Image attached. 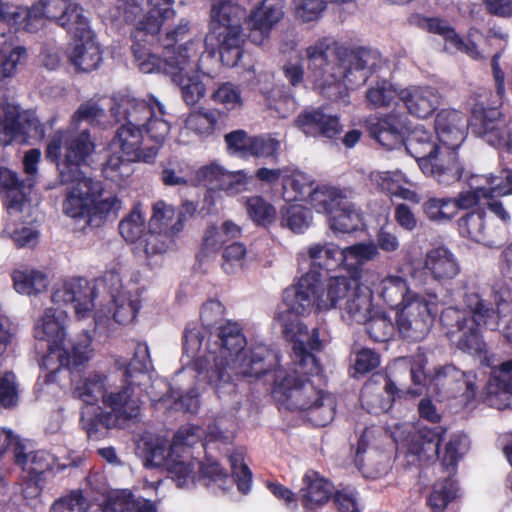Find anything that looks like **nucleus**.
<instances>
[{
    "instance_id": "nucleus-35",
    "label": "nucleus",
    "mask_w": 512,
    "mask_h": 512,
    "mask_svg": "<svg viewBox=\"0 0 512 512\" xmlns=\"http://www.w3.org/2000/svg\"><path fill=\"white\" fill-rule=\"evenodd\" d=\"M38 12L37 7L27 9L0 1V26L5 24L16 30L24 29L28 32H36L39 30V25L35 20ZM4 33V29L0 27V34L4 35Z\"/></svg>"
},
{
    "instance_id": "nucleus-10",
    "label": "nucleus",
    "mask_w": 512,
    "mask_h": 512,
    "mask_svg": "<svg viewBox=\"0 0 512 512\" xmlns=\"http://www.w3.org/2000/svg\"><path fill=\"white\" fill-rule=\"evenodd\" d=\"M170 128L166 119H156L147 126L123 124L111 141V149L121 151L128 159L149 161L165 142Z\"/></svg>"
},
{
    "instance_id": "nucleus-39",
    "label": "nucleus",
    "mask_w": 512,
    "mask_h": 512,
    "mask_svg": "<svg viewBox=\"0 0 512 512\" xmlns=\"http://www.w3.org/2000/svg\"><path fill=\"white\" fill-rule=\"evenodd\" d=\"M184 215L173 206L158 201L153 206L149 228L169 235H177L183 229Z\"/></svg>"
},
{
    "instance_id": "nucleus-53",
    "label": "nucleus",
    "mask_w": 512,
    "mask_h": 512,
    "mask_svg": "<svg viewBox=\"0 0 512 512\" xmlns=\"http://www.w3.org/2000/svg\"><path fill=\"white\" fill-rule=\"evenodd\" d=\"M102 189L99 195H95L93 203H91L89 209L88 220H86L87 226H100L103 219L106 218L110 213L116 212L121 208V201L115 196H109L101 198Z\"/></svg>"
},
{
    "instance_id": "nucleus-30",
    "label": "nucleus",
    "mask_w": 512,
    "mask_h": 512,
    "mask_svg": "<svg viewBox=\"0 0 512 512\" xmlns=\"http://www.w3.org/2000/svg\"><path fill=\"white\" fill-rule=\"evenodd\" d=\"M419 25L428 32L441 35L445 40V49L451 53L464 52L473 59H479L481 53L474 43H464L455 30L439 18H421Z\"/></svg>"
},
{
    "instance_id": "nucleus-1",
    "label": "nucleus",
    "mask_w": 512,
    "mask_h": 512,
    "mask_svg": "<svg viewBox=\"0 0 512 512\" xmlns=\"http://www.w3.org/2000/svg\"><path fill=\"white\" fill-rule=\"evenodd\" d=\"M246 338L238 323L225 321L212 335L207 351L195 365L217 393L230 392L235 377L259 378L278 364L276 353L263 345L246 350Z\"/></svg>"
},
{
    "instance_id": "nucleus-29",
    "label": "nucleus",
    "mask_w": 512,
    "mask_h": 512,
    "mask_svg": "<svg viewBox=\"0 0 512 512\" xmlns=\"http://www.w3.org/2000/svg\"><path fill=\"white\" fill-rule=\"evenodd\" d=\"M405 128V117L394 112L370 122L369 126L371 136L387 149H394L402 145Z\"/></svg>"
},
{
    "instance_id": "nucleus-60",
    "label": "nucleus",
    "mask_w": 512,
    "mask_h": 512,
    "mask_svg": "<svg viewBox=\"0 0 512 512\" xmlns=\"http://www.w3.org/2000/svg\"><path fill=\"white\" fill-rule=\"evenodd\" d=\"M399 97V92L394 85L387 80H379L366 92V100L371 107H386Z\"/></svg>"
},
{
    "instance_id": "nucleus-61",
    "label": "nucleus",
    "mask_w": 512,
    "mask_h": 512,
    "mask_svg": "<svg viewBox=\"0 0 512 512\" xmlns=\"http://www.w3.org/2000/svg\"><path fill=\"white\" fill-rule=\"evenodd\" d=\"M247 249L239 242L227 245L222 252L221 268L226 274H235L242 270L246 263Z\"/></svg>"
},
{
    "instance_id": "nucleus-13",
    "label": "nucleus",
    "mask_w": 512,
    "mask_h": 512,
    "mask_svg": "<svg viewBox=\"0 0 512 512\" xmlns=\"http://www.w3.org/2000/svg\"><path fill=\"white\" fill-rule=\"evenodd\" d=\"M471 127L473 133L489 145L512 151V119L506 122L497 109L477 103L472 112Z\"/></svg>"
},
{
    "instance_id": "nucleus-57",
    "label": "nucleus",
    "mask_w": 512,
    "mask_h": 512,
    "mask_svg": "<svg viewBox=\"0 0 512 512\" xmlns=\"http://www.w3.org/2000/svg\"><path fill=\"white\" fill-rule=\"evenodd\" d=\"M364 323L367 334L376 342L388 341L397 331V327L391 318L384 313L370 315Z\"/></svg>"
},
{
    "instance_id": "nucleus-18",
    "label": "nucleus",
    "mask_w": 512,
    "mask_h": 512,
    "mask_svg": "<svg viewBox=\"0 0 512 512\" xmlns=\"http://www.w3.org/2000/svg\"><path fill=\"white\" fill-rule=\"evenodd\" d=\"M163 70L173 82L181 83L198 72L200 42L190 41L164 49Z\"/></svg>"
},
{
    "instance_id": "nucleus-11",
    "label": "nucleus",
    "mask_w": 512,
    "mask_h": 512,
    "mask_svg": "<svg viewBox=\"0 0 512 512\" xmlns=\"http://www.w3.org/2000/svg\"><path fill=\"white\" fill-rule=\"evenodd\" d=\"M210 18L207 40H216L222 57L225 53H232L231 62L236 63L244 41L242 21L246 18V10L230 0H220L213 4Z\"/></svg>"
},
{
    "instance_id": "nucleus-27",
    "label": "nucleus",
    "mask_w": 512,
    "mask_h": 512,
    "mask_svg": "<svg viewBox=\"0 0 512 512\" xmlns=\"http://www.w3.org/2000/svg\"><path fill=\"white\" fill-rule=\"evenodd\" d=\"M299 495L302 506L307 511H314L329 501L332 495V486L318 472L309 470L302 478Z\"/></svg>"
},
{
    "instance_id": "nucleus-63",
    "label": "nucleus",
    "mask_w": 512,
    "mask_h": 512,
    "mask_svg": "<svg viewBox=\"0 0 512 512\" xmlns=\"http://www.w3.org/2000/svg\"><path fill=\"white\" fill-rule=\"evenodd\" d=\"M312 220L308 209L300 205H291L286 208L282 216V223L292 231L301 233L309 227Z\"/></svg>"
},
{
    "instance_id": "nucleus-19",
    "label": "nucleus",
    "mask_w": 512,
    "mask_h": 512,
    "mask_svg": "<svg viewBox=\"0 0 512 512\" xmlns=\"http://www.w3.org/2000/svg\"><path fill=\"white\" fill-rule=\"evenodd\" d=\"M419 168L428 177L435 180L441 186H450L458 182L464 171L458 161L455 150L439 147L437 152L420 162Z\"/></svg>"
},
{
    "instance_id": "nucleus-54",
    "label": "nucleus",
    "mask_w": 512,
    "mask_h": 512,
    "mask_svg": "<svg viewBox=\"0 0 512 512\" xmlns=\"http://www.w3.org/2000/svg\"><path fill=\"white\" fill-rule=\"evenodd\" d=\"M461 236L467 237L475 242L484 243L487 239L486 223L484 214L472 212L458 221Z\"/></svg>"
},
{
    "instance_id": "nucleus-32",
    "label": "nucleus",
    "mask_w": 512,
    "mask_h": 512,
    "mask_svg": "<svg viewBox=\"0 0 512 512\" xmlns=\"http://www.w3.org/2000/svg\"><path fill=\"white\" fill-rule=\"evenodd\" d=\"M68 59L79 71L90 72L95 70L102 60V53L95 35L92 34L87 39L73 41L68 53Z\"/></svg>"
},
{
    "instance_id": "nucleus-59",
    "label": "nucleus",
    "mask_w": 512,
    "mask_h": 512,
    "mask_svg": "<svg viewBox=\"0 0 512 512\" xmlns=\"http://www.w3.org/2000/svg\"><path fill=\"white\" fill-rule=\"evenodd\" d=\"M114 153L106 160L103 165V175L105 178L114 182H120L128 178L133 173L132 162L135 159H128L127 157L118 156V150H113Z\"/></svg>"
},
{
    "instance_id": "nucleus-22",
    "label": "nucleus",
    "mask_w": 512,
    "mask_h": 512,
    "mask_svg": "<svg viewBox=\"0 0 512 512\" xmlns=\"http://www.w3.org/2000/svg\"><path fill=\"white\" fill-rule=\"evenodd\" d=\"M435 130L439 145L456 151L467 135L466 117L456 110H443L436 117Z\"/></svg>"
},
{
    "instance_id": "nucleus-12",
    "label": "nucleus",
    "mask_w": 512,
    "mask_h": 512,
    "mask_svg": "<svg viewBox=\"0 0 512 512\" xmlns=\"http://www.w3.org/2000/svg\"><path fill=\"white\" fill-rule=\"evenodd\" d=\"M438 303L436 294L411 299L396 315V327L400 337L408 341H421L430 332L434 321V310Z\"/></svg>"
},
{
    "instance_id": "nucleus-34",
    "label": "nucleus",
    "mask_w": 512,
    "mask_h": 512,
    "mask_svg": "<svg viewBox=\"0 0 512 512\" xmlns=\"http://www.w3.org/2000/svg\"><path fill=\"white\" fill-rule=\"evenodd\" d=\"M468 186L478 191L483 199L501 197L512 194V185L509 177V170L500 174L471 175L468 179Z\"/></svg>"
},
{
    "instance_id": "nucleus-5",
    "label": "nucleus",
    "mask_w": 512,
    "mask_h": 512,
    "mask_svg": "<svg viewBox=\"0 0 512 512\" xmlns=\"http://www.w3.org/2000/svg\"><path fill=\"white\" fill-rule=\"evenodd\" d=\"M465 311L455 307L445 309L441 322L447 328L450 341L461 351L470 355L486 353L480 327L497 330L500 322H505L503 334L512 342V297L509 289L494 291L496 310L475 292H469L463 298Z\"/></svg>"
},
{
    "instance_id": "nucleus-43",
    "label": "nucleus",
    "mask_w": 512,
    "mask_h": 512,
    "mask_svg": "<svg viewBox=\"0 0 512 512\" xmlns=\"http://www.w3.org/2000/svg\"><path fill=\"white\" fill-rule=\"evenodd\" d=\"M199 461L192 455H172L169 452L167 470L179 488L193 486L198 472Z\"/></svg>"
},
{
    "instance_id": "nucleus-51",
    "label": "nucleus",
    "mask_w": 512,
    "mask_h": 512,
    "mask_svg": "<svg viewBox=\"0 0 512 512\" xmlns=\"http://www.w3.org/2000/svg\"><path fill=\"white\" fill-rule=\"evenodd\" d=\"M458 493V487L451 478L434 484L427 503L433 512H443L450 502H452Z\"/></svg>"
},
{
    "instance_id": "nucleus-37",
    "label": "nucleus",
    "mask_w": 512,
    "mask_h": 512,
    "mask_svg": "<svg viewBox=\"0 0 512 512\" xmlns=\"http://www.w3.org/2000/svg\"><path fill=\"white\" fill-rule=\"evenodd\" d=\"M379 296L392 308L400 309L409 300L418 299L421 295L412 292L406 279L400 276H388L379 286Z\"/></svg>"
},
{
    "instance_id": "nucleus-2",
    "label": "nucleus",
    "mask_w": 512,
    "mask_h": 512,
    "mask_svg": "<svg viewBox=\"0 0 512 512\" xmlns=\"http://www.w3.org/2000/svg\"><path fill=\"white\" fill-rule=\"evenodd\" d=\"M308 78L315 88L333 101L348 103V85L366 82L380 63L377 52L350 49L332 37H321L305 49Z\"/></svg>"
},
{
    "instance_id": "nucleus-58",
    "label": "nucleus",
    "mask_w": 512,
    "mask_h": 512,
    "mask_svg": "<svg viewBox=\"0 0 512 512\" xmlns=\"http://www.w3.org/2000/svg\"><path fill=\"white\" fill-rule=\"evenodd\" d=\"M108 502L110 506L119 504L115 512H156L154 503L146 499H135L128 491L115 493Z\"/></svg>"
},
{
    "instance_id": "nucleus-48",
    "label": "nucleus",
    "mask_w": 512,
    "mask_h": 512,
    "mask_svg": "<svg viewBox=\"0 0 512 512\" xmlns=\"http://www.w3.org/2000/svg\"><path fill=\"white\" fill-rule=\"evenodd\" d=\"M27 57L26 48L13 45L11 42L0 41V78L13 77L19 65Z\"/></svg>"
},
{
    "instance_id": "nucleus-3",
    "label": "nucleus",
    "mask_w": 512,
    "mask_h": 512,
    "mask_svg": "<svg viewBox=\"0 0 512 512\" xmlns=\"http://www.w3.org/2000/svg\"><path fill=\"white\" fill-rule=\"evenodd\" d=\"M283 299L288 308L285 313L305 316L313 309L327 312L339 308L342 318L349 323H364L373 307L372 294L355 280L344 276L322 279L316 271L307 272L287 288Z\"/></svg>"
},
{
    "instance_id": "nucleus-33",
    "label": "nucleus",
    "mask_w": 512,
    "mask_h": 512,
    "mask_svg": "<svg viewBox=\"0 0 512 512\" xmlns=\"http://www.w3.org/2000/svg\"><path fill=\"white\" fill-rule=\"evenodd\" d=\"M352 192L334 186H319L309 192L307 203L318 213L325 214L328 219L349 198Z\"/></svg>"
},
{
    "instance_id": "nucleus-8",
    "label": "nucleus",
    "mask_w": 512,
    "mask_h": 512,
    "mask_svg": "<svg viewBox=\"0 0 512 512\" xmlns=\"http://www.w3.org/2000/svg\"><path fill=\"white\" fill-rule=\"evenodd\" d=\"M125 386L119 391H110L103 394V406L86 407L81 412V425L89 438L98 439L105 435L108 429L120 425V421L137 418L140 414L141 389L133 380L125 379Z\"/></svg>"
},
{
    "instance_id": "nucleus-31",
    "label": "nucleus",
    "mask_w": 512,
    "mask_h": 512,
    "mask_svg": "<svg viewBox=\"0 0 512 512\" xmlns=\"http://www.w3.org/2000/svg\"><path fill=\"white\" fill-rule=\"evenodd\" d=\"M512 392V358L494 370L488 385L487 403L503 409L509 405Z\"/></svg>"
},
{
    "instance_id": "nucleus-41",
    "label": "nucleus",
    "mask_w": 512,
    "mask_h": 512,
    "mask_svg": "<svg viewBox=\"0 0 512 512\" xmlns=\"http://www.w3.org/2000/svg\"><path fill=\"white\" fill-rule=\"evenodd\" d=\"M106 379L104 374L98 372H90L73 379V396L87 405H94L100 397L103 399V394H107Z\"/></svg>"
},
{
    "instance_id": "nucleus-52",
    "label": "nucleus",
    "mask_w": 512,
    "mask_h": 512,
    "mask_svg": "<svg viewBox=\"0 0 512 512\" xmlns=\"http://www.w3.org/2000/svg\"><path fill=\"white\" fill-rule=\"evenodd\" d=\"M116 365L124 370V376L127 380H133L138 376H144L151 366L149 350L146 345H137L134 356L127 364L125 360L117 359Z\"/></svg>"
},
{
    "instance_id": "nucleus-6",
    "label": "nucleus",
    "mask_w": 512,
    "mask_h": 512,
    "mask_svg": "<svg viewBox=\"0 0 512 512\" xmlns=\"http://www.w3.org/2000/svg\"><path fill=\"white\" fill-rule=\"evenodd\" d=\"M68 314L60 308H46L34 325V337L47 342L48 354L44 365L58 362V368H72L88 362L92 356L91 337L82 334L79 339L67 338Z\"/></svg>"
},
{
    "instance_id": "nucleus-4",
    "label": "nucleus",
    "mask_w": 512,
    "mask_h": 512,
    "mask_svg": "<svg viewBox=\"0 0 512 512\" xmlns=\"http://www.w3.org/2000/svg\"><path fill=\"white\" fill-rule=\"evenodd\" d=\"M283 333L293 343L292 363L293 373L285 375L277 370L275 383L283 390L288 406L297 410H308L314 405L322 391L317 390L308 379L301 380V376H317L321 372V365L315 356L324 348L329 338V330L324 321L309 329L300 319H289V313L279 314Z\"/></svg>"
},
{
    "instance_id": "nucleus-36",
    "label": "nucleus",
    "mask_w": 512,
    "mask_h": 512,
    "mask_svg": "<svg viewBox=\"0 0 512 512\" xmlns=\"http://www.w3.org/2000/svg\"><path fill=\"white\" fill-rule=\"evenodd\" d=\"M38 12L37 7L27 9L0 1V26L5 24L16 30L24 29L28 32H36L39 30V25L35 20ZM4 33V29L0 27V34L4 35Z\"/></svg>"
},
{
    "instance_id": "nucleus-16",
    "label": "nucleus",
    "mask_w": 512,
    "mask_h": 512,
    "mask_svg": "<svg viewBox=\"0 0 512 512\" xmlns=\"http://www.w3.org/2000/svg\"><path fill=\"white\" fill-rule=\"evenodd\" d=\"M66 185V196L63 201V212L65 215L88 220L89 209L93 203L94 196L99 195L101 183L86 175L71 177L69 181H60Z\"/></svg>"
},
{
    "instance_id": "nucleus-14",
    "label": "nucleus",
    "mask_w": 512,
    "mask_h": 512,
    "mask_svg": "<svg viewBox=\"0 0 512 512\" xmlns=\"http://www.w3.org/2000/svg\"><path fill=\"white\" fill-rule=\"evenodd\" d=\"M460 272L456 255L445 245H438L425 253L423 269H413L411 277L419 285H425L428 276L435 282L446 283L455 279Z\"/></svg>"
},
{
    "instance_id": "nucleus-23",
    "label": "nucleus",
    "mask_w": 512,
    "mask_h": 512,
    "mask_svg": "<svg viewBox=\"0 0 512 512\" xmlns=\"http://www.w3.org/2000/svg\"><path fill=\"white\" fill-rule=\"evenodd\" d=\"M375 430L367 428L361 435L356 451L355 462L365 477L377 478L388 470L389 456L376 448L367 450L369 441L374 437Z\"/></svg>"
},
{
    "instance_id": "nucleus-56",
    "label": "nucleus",
    "mask_w": 512,
    "mask_h": 512,
    "mask_svg": "<svg viewBox=\"0 0 512 512\" xmlns=\"http://www.w3.org/2000/svg\"><path fill=\"white\" fill-rule=\"evenodd\" d=\"M174 237L173 235L149 228V231L139 241L138 246L147 257L160 255L167 252L173 246Z\"/></svg>"
},
{
    "instance_id": "nucleus-64",
    "label": "nucleus",
    "mask_w": 512,
    "mask_h": 512,
    "mask_svg": "<svg viewBox=\"0 0 512 512\" xmlns=\"http://www.w3.org/2000/svg\"><path fill=\"white\" fill-rule=\"evenodd\" d=\"M145 219L139 207H135L119 224V231L126 241L134 242L144 230Z\"/></svg>"
},
{
    "instance_id": "nucleus-44",
    "label": "nucleus",
    "mask_w": 512,
    "mask_h": 512,
    "mask_svg": "<svg viewBox=\"0 0 512 512\" xmlns=\"http://www.w3.org/2000/svg\"><path fill=\"white\" fill-rule=\"evenodd\" d=\"M56 24L62 27L73 38V41L87 39L89 35L94 34L90 28L88 16L84 9L77 4L70 3L65 6Z\"/></svg>"
},
{
    "instance_id": "nucleus-50",
    "label": "nucleus",
    "mask_w": 512,
    "mask_h": 512,
    "mask_svg": "<svg viewBox=\"0 0 512 512\" xmlns=\"http://www.w3.org/2000/svg\"><path fill=\"white\" fill-rule=\"evenodd\" d=\"M379 256L380 251L376 243L372 241L359 242L343 249L344 266L346 267L362 266L378 259Z\"/></svg>"
},
{
    "instance_id": "nucleus-55",
    "label": "nucleus",
    "mask_w": 512,
    "mask_h": 512,
    "mask_svg": "<svg viewBox=\"0 0 512 512\" xmlns=\"http://www.w3.org/2000/svg\"><path fill=\"white\" fill-rule=\"evenodd\" d=\"M201 429L195 426L182 427L178 430L173 438V442L170 445V452L172 455H192L190 449L195 445H200L204 448L201 443Z\"/></svg>"
},
{
    "instance_id": "nucleus-62",
    "label": "nucleus",
    "mask_w": 512,
    "mask_h": 512,
    "mask_svg": "<svg viewBox=\"0 0 512 512\" xmlns=\"http://www.w3.org/2000/svg\"><path fill=\"white\" fill-rule=\"evenodd\" d=\"M335 400L330 394H324L314 401V405L308 409L309 417L317 426H325L329 424L335 415Z\"/></svg>"
},
{
    "instance_id": "nucleus-49",
    "label": "nucleus",
    "mask_w": 512,
    "mask_h": 512,
    "mask_svg": "<svg viewBox=\"0 0 512 512\" xmlns=\"http://www.w3.org/2000/svg\"><path fill=\"white\" fill-rule=\"evenodd\" d=\"M422 211L428 220L435 223H447L457 215L451 197H429L423 203Z\"/></svg>"
},
{
    "instance_id": "nucleus-25",
    "label": "nucleus",
    "mask_w": 512,
    "mask_h": 512,
    "mask_svg": "<svg viewBox=\"0 0 512 512\" xmlns=\"http://www.w3.org/2000/svg\"><path fill=\"white\" fill-rule=\"evenodd\" d=\"M30 186V183L25 186L23 182H19L11 170L0 168V192L5 193L4 204L9 215L30 212L31 204L26 191Z\"/></svg>"
},
{
    "instance_id": "nucleus-9",
    "label": "nucleus",
    "mask_w": 512,
    "mask_h": 512,
    "mask_svg": "<svg viewBox=\"0 0 512 512\" xmlns=\"http://www.w3.org/2000/svg\"><path fill=\"white\" fill-rule=\"evenodd\" d=\"M95 149L88 129L69 126L53 134L47 145L46 157L57 162L60 181H69L71 177L85 175L82 167L89 164Z\"/></svg>"
},
{
    "instance_id": "nucleus-7",
    "label": "nucleus",
    "mask_w": 512,
    "mask_h": 512,
    "mask_svg": "<svg viewBox=\"0 0 512 512\" xmlns=\"http://www.w3.org/2000/svg\"><path fill=\"white\" fill-rule=\"evenodd\" d=\"M174 0H128V20L135 22L132 33L133 53L139 69L152 73L162 65V60L147 46L157 42V35L163 22L174 16Z\"/></svg>"
},
{
    "instance_id": "nucleus-38",
    "label": "nucleus",
    "mask_w": 512,
    "mask_h": 512,
    "mask_svg": "<svg viewBox=\"0 0 512 512\" xmlns=\"http://www.w3.org/2000/svg\"><path fill=\"white\" fill-rule=\"evenodd\" d=\"M140 302V293L137 289H121L113 295L109 312L116 323L127 325L134 321L140 309Z\"/></svg>"
},
{
    "instance_id": "nucleus-28",
    "label": "nucleus",
    "mask_w": 512,
    "mask_h": 512,
    "mask_svg": "<svg viewBox=\"0 0 512 512\" xmlns=\"http://www.w3.org/2000/svg\"><path fill=\"white\" fill-rule=\"evenodd\" d=\"M445 430L440 426L419 428L409 442L408 451L421 462H432L439 457V446Z\"/></svg>"
},
{
    "instance_id": "nucleus-20",
    "label": "nucleus",
    "mask_w": 512,
    "mask_h": 512,
    "mask_svg": "<svg viewBox=\"0 0 512 512\" xmlns=\"http://www.w3.org/2000/svg\"><path fill=\"white\" fill-rule=\"evenodd\" d=\"M284 0H263L250 14L248 27L250 40L260 45L268 38L271 29L284 16Z\"/></svg>"
},
{
    "instance_id": "nucleus-46",
    "label": "nucleus",
    "mask_w": 512,
    "mask_h": 512,
    "mask_svg": "<svg viewBox=\"0 0 512 512\" xmlns=\"http://www.w3.org/2000/svg\"><path fill=\"white\" fill-rule=\"evenodd\" d=\"M406 150L413 156L418 166L422 160L437 152L440 145L433 141L432 134L423 126L415 127L405 142Z\"/></svg>"
},
{
    "instance_id": "nucleus-42",
    "label": "nucleus",
    "mask_w": 512,
    "mask_h": 512,
    "mask_svg": "<svg viewBox=\"0 0 512 512\" xmlns=\"http://www.w3.org/2000/svg\"><path fill=\"white\" fill-rule=\"evenodd\" d=\"M12 280L14 289L27 296L45 292L49 286V277L44 271L29 267L15 269Z\"/></svg>"
},
{
    "instance_id": "nucleus-47",
    "label": "nucleus",
    "mask_w": 512,
    "mask_h": 512,
    "mask_svg": "<svg viewBox=\"0 0 512 512\" xmlns=\"http://www.w3.org/2000/svg\"><path fill=\"white\" fill-rule=\"evenodd\" d=\"M308 257L313 266L333 270L344 265L343 249L333 243H316L307 249Z\"/></svg>"
},
{
    "instance_id": "nucleus-45",
    "label": "nucleus",
    "mask_w": 512,
    "mask_h": 512,
    "mask_svg": "<svg viewBox=\"0 0 512 512\" xmlns=\"http://www.w3.org/2000/svg\"><path fill=\"white\" fill-rule=\"evenodd\" d=\"M328 224L335 233H352L363 226V214L351 197L330 216Z\"/></svg>"
},
{
    "instance_id": "nucleus-40",
    "label": "nucleus",
    "mask_w": 512,
    "mask_h": 512,
    "mask_svg": "<svg viewBox=\"0 0 512 512\" xmlns=\"http://www.w3.org/2000/svg\"><path fill=\"white\" fill-rule=\"evenodd\" d=\"M15 462L30 474L41 475L53 469L55 458L44 450L28 452L26 442H16Z\"/></svg>"
},
{
    "instance_id": "nucleus-15",
    "label": "nucleus",
    "mask_w": 512,
    "mask_h": 512,
    "mask_svg": "<svg viewBox=\"0 0 512 512\" xmlns=\"http://www.w3.org/2000/svg\"><path fill=\"white\" fill-rule=\"evenodd\" d=\"M95 285L83 277H72L58 282L52 291L51 300L55 304L72 306L79 319L91 315L94 307Z\"/></svg>"
},
{
    "instance_id": "nucleus-24",
    "label": "nucleus",
    "mask_w": 512,
    "mask_h": 512,
    "mask_svg": "<svg viewBox=\"0 0 512 512\" xmlns=\"http://www.w3.org/2000/svg\"><path fill=\"white\" fill-rule=\"evenodd\" d=\"M399 98L404 102L410 114L427 118L440 104V94L430 86H412L399 91Z\"/></svg>"
},
{
    "instance_id": "nucleus-21",
    "label": "nucleus",
    "mask_w": 512,
    "mask_h": 512,
    "mask_svg": "<svg viewBox=\"0 0 512 512\" xmlns=\"http://www.w3.org/2000/svg\"><path fill=\"white\" fill-rule=\"evenodd\" d=\"M295 126L307 136L334 138L342 132V125L336 115L322 108L303 110L294 120Z\"/></svg>"
},
{
    "instance_id": "nucleus-17",
    "label": "nucleus",
    "mask_w": 512,
    "mask_h": 512,
    "mask_svg": "<svg viewBox=\"0 0 512 512\" xmlns=\"http://www.w3.org/2000/svg\"><path fill=\"white\" fill-rule=\"evenodd\" d=\"M117 121H125L124 124L146 125L156 119H164L165 107L158 101L152 104L144 100L136 99L129 95H120L113 99L110 108Z\"/></svg>"
},
{
    "instance_id": "nucleus-26",
    "label": "nucleus",
    "mask_w": 512,
    "mask_h": 512,
    "mask_svg": "<svg viewBox=\"0 0 512 512\" xmlns=\"http://www.w3.org/2000/svg\"><path fill=\"white\" fill-rule=\"evenodd\" d=\"M436 384L451 392L459 391L465 386L464 397L467 402L475 399L478 391V379L473 372H463L454 365L439 368L434 377Z\"/></svg>"
}]
</instances>
